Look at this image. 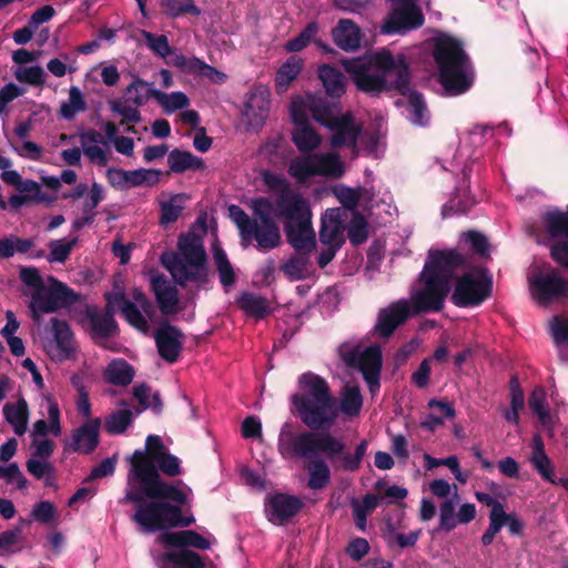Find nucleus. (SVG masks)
Listing matches in <instances>:
<instances>
[{
  "label": "nucleus",
  "instance_id": "1",
  "mask_svg": "<svg viewBox=\"0 0 568 568\" xmlns=\"http://www.w3.org/2000/svg\"><path fill=\"white\" fill-rule=\"evenodd\" d=\"M298 392L291 403L301 422L308 428L294 433L285 423L278 435L277 450L284 459L306 460L307 487L325 488L331 481V462L335 469L354 473L361 468L368 442L362 439L354 453L345 452V443L328 430L338 417L337 400L322 376L306 372L298 377Z\"/></svg>",
  "mask_w": 568,
  "mask_h": 568
},
{
  "label": "nucleus",
  "instance_id": "2",
  "mask_svg": "<svg viewBox=\"0 0 568 568\" xmlns=\"http://www.w3.org/2000/svg\"><path fill=\"white\" fill-rule=\"evenodd\" d=\"M357 90L379 95L387 91H397L405 95L412 80V71L405 54L396 57L383 48L372 54H365L341 61Z\"/></svg>",
  "mask_w": 568,
  "mask_h": 568
},
{
  "label": "nucleus",
  "instance_id": "3",
  "mask_svg": "<svg viewBox=\"0 0 568 568\" xmlns=\"http://www.w3.org/2000/svg\"><path fill=\"white\" fill-rule=\"evenodd\" d=\"M124 501L134 505L131 519L140 531L153 534L170 529L174 504H186L187 496L164 479H145L128 483Z\"/></svg>",
  "mask_w": 568,
  "mask_h": 568
},
{
  "label": "nucleus",
  "instance_id": "4",
  "mask_svg": "<svg viewBox=\"0 0 568 568\" xmlns=\"http://www.w3.org/2000/svg\"><path fill=\"white\" fill-rule=\"evenodd\" d=\"M277 204L281 209L277 215L284 219L286 241L295 250L280 270L291 282L305 280L310 273V255L316 247L310 203L301 194H292L282 197Z\"/></svg>",
  "mask_w": 568,
  "mask_h": 568
},
{
  "label": "nucleus",
  "instance_id": "5",
  "mask_svg": "<svg viewBox=\"0 0 568 568\" xmlns=\"http://www.w3.org/2000/svg\"><path fill=\"white\" fill-rule=\"evenodd\" d=\"M432 54L445 97L462 95L473 87L474 74L470 60L458 39L447 33H439L433 38Z\"/></svg>",
  "mask_w": 568,
  "mask_h": 568
},
{
  "label": "nucleus",
  "instance_id": "6",
  "mask_svg": "<svg viewBox=\"0 0 568 568\" xmlns=\"http://www.w3.org/2000/svg\"><path fill=\"white\" fill-rule=\"evenodd\" d=\"M178 248L179 253L161 256L162 265L170 272L174 282L182 287L189 282L199 285L207 283V255L202 239L192 232L181 234Z\"/></svg>",
  "mask_w": 568,
  "mask_h": 568
},
{
  "label": "nucleus",
  "instance_id": "7",
  "mask_svg": "<svg viewBox=\"0 0 568 568\" xmlns=\"http://www.w3.org/2000/svg\"><path fill=\"white\" fill-rule=\"evenodd\" d=\"M79 296L64 283L53 276L48 277V284L31 294L29 308L36 324H40L43 314L54 313L60 308L77 303Z\"/></svg>",
  "mask_w": 568,
  "mask_h": 568
},
{
  "label": "nucleus",
  "instance_id": "8",
  "mask_svg": "<svg viewBox=\"0 0 568 568\" xmlns=\"http://www.w3.org/2000/svg\"><path fill=\"white\" fill-rule=\"evenodd\" d=\"M250 207L253 212V220L257 221V230L255 241L257 246L262 250H272L281 244V231L277 223L273 220V215H277L281 211L276 203L277 210H274L273 202L265 196L254 197L251 201Z\"/></svg>",
  "mask_w": 568,
  "mask_h": 568
},
{
  "label": "nucleus",
  "instance_id": "9",
  "mask_svg": "<svg viewBox=\"0 0 568 568\" xmlns=\"http://www.w3.org/2000/svg\"><path fill=\"white\" fill-rule=\"evenodd\" d=\"M168 452L160 436L149 435L145 440V449H136L130 457V470L128 473V483L134 480H156L163 479L159 474L155 459Z\"/></svg>",
  "mask_w": 568,
  "mask_h": 568
},
{
  "label": "nucleus",
  "instance_id": "10",
  "mask_svg": "<svg viewBox=\"0 0 568 568\" xmlns=\"http://www.w3.org/2000/svg\"><path fill=\"white\" fill-rule=\"evenodd\" d=\"M468 266L467 256L457 250H429L422 274L450 286L456 272L466 270Z\"/></svg>",
  "mask_w": 568,
  "mask_h": 568
},
{
  "label": "nucleus",
  "instance_id": "11",
  "mask_svg": "<svg viewBox=\"0 0 568 568\" xmlns=\"http://www.w3.org/2000/svg\"><path fill=\"white\" fill-rule=\"evenodd\" d=\"M528 284L532 300L541 306L568 298V282L556 270L535 272Z\"/></svg>",
  "mask_w": 568,
  "mask_h": 568
},
{
  "label": "nucleus",
  "instance_id": "12",
  "mask_svg": "<svg viewBox=\"0 0 568 568\" xmlns=\"http://www.w3.org/2000/svg\"><path fill=\"white\" fill-rule=\"evenodd\" d=\"M493 280L483 276L476 278L470 273L456 277L450 301L458 307L478 306L491 296Z\"/></svg>",
  "mask_w": 568,
  "mask_h": 568
},
{
  "label": "nucleus",
  "instance_id": "13",
  "mask_svg": "<svg viewBox=\"0 0 568 568\" xmlns=\"http://www.w3.org/2000/svg\"><path fill=\"white\" fill-rule=\"evenodd\" d=\"M420 281L424 283V287L412 296L410 314L418 315L440 312L450 292V286H446L442 281H435L422 273Z\"/></svg>",
  "mask_w": 568,
  "mask_h": 568
},
{
  "label": "nucleus",
  "instance_id": "14",
  "mask_svg": "<svg viewBox=\"0 0 568 568\" xmlns=\"http://www.w3.org/2000/svg\"><path fill=\"white\" fill-rule=\"evenodd\" d=\"M424 22V14L418 4L392 6L381 27V32L383 34H405L422 28Z\"/></svg>",
  "mask_w": 568,
  "mask_h": 568
},
{
  "label": "nucleus",
  "instance_id": "15",
  "mask_svg": "<svg viewBox=\"0 0 568 568\" xmlns=\"http://www.w3.org/2000/svg\"><path fill=\"white\" fill-rule=\"evenodd\" d=\"M159 356L169 364L178 362L183 349L185 336L175 325L161 324L153 334Z\"/></svg>",
  "mask_w": 568,
  "mask_h": 568
},
{
  "label": "nucleus",
  "instance_id": "16",
  "mask_svg": "<svg viewBox=\"0 0 568 568\" xmlns=\"http://www.w3.org/2000/svg\"><path fill=\"white\" fill-rule=\"evenodd\" d=\"M162 171L158 169H136L126 171L123 169L111 168L106 172L109 183L119 189L128 190L136 186H154L160 182Z\"/></svg>",
  "mask_w": 568,
  "mask_h": 568
},
{
  "label": "nucleus",
  "instance_id": "17",
  "mask_svg": "<svg viewBox=\"0 0 568 568\" xmlns=\"http://www.w3.org/2000/svg\"><path fill=\"white\" fill-rule=\"evenodd\" d=\"M410 316V305L407 300H398L385 308H381L374 327L375 333L383 338L390 337Z\"/></svg>",
  "mask_w": 568,
  "mask_h": 568
},
{
  "label": "nucleus",
  "instance_id": "18",
  "mask_svg": "<svg viewBox=\"0 0 568 568\" xmlns=\"http://www.w3.org/2000/svg\"><path fill=\"white\" fill-rule=\"evenodd\" d=\"M326 129L332 132L329 139L332 148L338 149L347 146L352 150L357 148L358 138L363 131L362 125L356 123L351 112L342 114L341 118L329 123Z\"/></svg>",
  "mask_w": 568,
  "mask_h": 568
},
{
  "label": "nucleus",
  "instance_id": "19",
  "mask_svg": "<svg viewBox=\"0 0 568 568\" xmlns=\"http://www.w3.org/2000/svg\"><path fill=\"white\" fill-rule=\"evenodd\" d=\"M301 498L294 495L276 493L265 505L267 518L274 525H283L295 517L303 508Z\"/></svg>",
  "mask_w": 568,
  "mask_h": 568
},
{
  "label": "nucleus",
  "instance_id": "20",
  "mask_svg": "<svg viewBox=\"0 0 568 568\" xmlns=\"http://www.w3.org/2000/svg\"><path fill=\"white\" fill-rule=\"evenodd\" d=\"M151 291L155 296L158 307L162 315L169 316L180 312L179 291L169 283L164 274H154L151 276Z\"/></svg>",
  "mask_w": 568,
  "mask_h": 568
},
{
  "label": "nucleus",
  "instance_id": "21",
  "mask_svg": "<svg viewBox=\"0 0 568 568\" xmlns=\"http://www.w3.org/2000/svg\"><path fill=\"white\" fill-rule=\"evenodd\" d=\"M382 366L383 354L378 345L366 347L362 352L359 363L356 368L361 371L363 378L372 394H375L379 390Z\"/></svg>",
  "mask_w": 568,
  "mask_h": 568
},
{
  "label": "nucleus",
  "instance_id": "22",
  "mask_svg": "<svg viewBox=\"0 0 568 568\" xmlns=\"http://www.w3.org/2000/svg\"><path fill=\"white\" fill-rule=\"evenodd\" d=\"M306 106L312 118L324 128H327L329 123L343 114L338 98L328 95H312L308 98Z\"/></svg>",
  "mask_w": 568,
  "mask_h": 568
},
{
  "label": "nucleus",
  "instance_id": "23",
  "mask_svg": "<svg viewBox=\"0 0 568 568\" xmlns=\"http://www.w3.org/2000/svg\"><path fill=\"white\" fill-rule=\"evenodd\" d=\"M100 418H93L77 428L72 435V449L85 455L94 452L100 443Z\"/></svg>",
  "mask_w": 568,
  "mask_h": 568
},
{
  "label": "nucleus",
  "instance_id": "24",
  "mask_svg": "<svg viewBox=\"0 0 568 568\" xmlns=\"http://www.w3.org/2000/svg\"><path fill=\"white\" fill-rule=\"evenodd\" d=\"M159 540L165 547L186 549L192 547L200 550H206L211 547L210 540L195 530L165 531L159 536Z\"/></svg>",
  "mask_w": 568,
  "mask_h": 568
},
{
  "label": "nucleus",
  "instance_id": "25",
  "mask_svg": "<svg viewBox=\"0 0 568 568\" xmlns=\"http://www.w3.org/2000/svg\"><path fill=\"white\" fill-rule=\"evenodd\" d=\"M334 43L346 52L356 51L361 47L362 32L351 19H341L332 30Z\"/></svg>",
  "mask_w": 568,
  "mask_h": 568
},
{
  "label": "nucleus",
  "instance_id": "26",
  "mask_svg": "<svg viewBox=\"0 0 568 568\" xmlns=\"http://www.w3.org/2000/svg\"><path fill=\"white\" fill-rule=\"evenodd\" d=\"M320 241L325 245L339 244L342 246L344 244L339 209H329L324 213L320 229Z\"/></svg>",
  "mask_w": 568,
  "mask_h": 568
},
{
  "label": "nucleus",
  "instance_id": "27",
  "mask_svg": "<svg viewBox=\"0 0 568 568\" xmlns=\"http://www.w3.org/2000/svg\"><path fill=\"white\" fill-rule=\"evenodd\" d=\"M168 165L170 168V173L182 174L186 171H199L205 169L204 161L194 155L190 151H184L180 149H173L168 154Z\"/></svg>",
  "mask_w": 568,
  "mask_h": 568
},
{
  "label": "nucleus",
  "instance_id": "28",
  "mask_svg": "<svg viewBox=\"0 0 568 568\" xmlns=\"http://www.w3.org/2000/svg\"><path fill=\"white\" fill-rule=\"evenodd\" d=\"M2 414L12 426L16 435L22 436L27 432L30 412L24 397H19L17 403H7L3 406Z\"/></svg>",
  "mask_w": 568,
  "mask_h": 568
},
{
  "label": "nucleus",
  "instance_id": "29",
  "mask_svg": "<svg viewBox=\"0 0 568 568\" xmlns=\"http://www.w3.org/2000/svg\"><path fill=\"white\" fill-rule=\"evenodd\" d=\"M270 102L266 92L262 90L252 91L244 103V115L251 125H262L267 116Z\"/></svg>",
  "mask_w": 568,
  "mask_h": 568
},
{
  "label": "nucleus",
  "instance_id": "30",
  "mask_svg": "<svg viewBox=\"0 0 568 568\" xmlns=\"http://www.w3.org/2000/svg\"><path fill=\"white\" fill-rule=\"evenodd\" d=\"M114 312L115 308H109L108 305L103 312H88L92 332L98 337L110 338L118 334L119 326L114 320Z\"/></svg>",
  "mask_w": 568,
  "mask_h": 568
},
{
  "label": "nucleus",
  "instance_id": "31",
  "mask_svg": "<svg viewBox=\"0 0 568 568\" xmlns=\"http://www.w3.org/2000/svg\"><path fill=\"white\" fill-rule=\"evenodd\" d=\"M231 220L234 222L239 230L240 239L243 245L250 244L255 241L257 230V221L248 216V214L239 205L232 204L229 206Z\"/></svg>",
  "mask_w": 568,
  "mask_h": 568
},
{
  "label": "nucleus",
  "instance_id": "32",
  "mask_svg": "<svg viewBox=\"0 0 568 568\" xmlns=\"http://www.w3.org/2000/svg\"><path fill=\"white\" fill-rule=\"evenodd\" d=\"M318 78L328 97L339 99L345 93V77L336 67L320 65Z\"/></svg>",
  "mask_w": 568,
  "mask_h": 568
},
{
  "label": "nucleus",
  "instance_id": "33",
  "mask_svg": "<svg viewBox=\"0 0 568 568\" xmlns=\"http://www.w3.org/2000/svg\"><path fill=\"white\" fill-rule=\"evenodd\" d=\"M287 173L300 183H306L311 178L318 176L314 153H303L292 159Z\"/></svg>",
  "mask_w": 568,
  "mask_h": 568
},
{
  "label": "nucleus",
  "instance_id": "34",
  "mask_svg": "<svg viewBox=\"0 0 568 568\" xmlns=\"http://www.w3.org/2000/svg\"><path fill=\"white\" fill-rule=\"evenodd\" d=\"M113 303H121L122 305L115 308V311H120L121 315L124 320L134 328L146 333L149 329V324L142 312L139 310L136 304L123 297L121 294H113L112 296Z\"/></svg>",
  "mask_w": 568,
  "mask_h": 568
},
{
  "label": "nucleus",
  "instance_id": "35",
  "mask_svg": "<svg viewBox=\"0 0 568 568\" xmlns=\"http://www.w3.org/2000/svg\"><path fill=\"white\" fill-rule=\"evenodd\" d=\"M291 139L301 153H313L322 144V136L312 125L294 128Z\"/></svg>",
  "mask_w": 568,
  "mask_h": 568
},
{
  "label": "nucleus",
  "instance_id": "36",
  "mask_svg": "<svg viewBox=\"0 0 568 568\" xmlns=\"http://www.w3.org/2000/svg\"><path fill=\"white\" fill-rule=\"evenodd\" d=\"M134 375L133 366L122 358L113 359L104 371V379L115 386H128Z\"/></svg>",
  "mask_w": 568,
  "mask_h": 568
},
{
  "label": "nucleus",
  "instance_id": "37",
  "mask_svg": "<svg viewBox=\"0 0 568 568\" xmlns=\"http://www.w3.org/2000/svg\"><path fill=\"white\" fill-rule=\"evenodd\" d=\"M317 175L331 179H339L345 173V166L341 156L335 152L314 153Z\"/></svg>",
  "mask_w": 568,
  "mask_h": 568
},
{
  "label": "nucleus",
  "instance_id": "38",
  "mask_svg": "<svg viewBox=\"0 0 568 568\" xmlns=\"http://www.w3.org/2000/svg\"><path fill=\"white\" fill-rule=\"evenodd\" d=\"M186 74L210 79L214 83H224L226 75L196 57H186L182 71Z\"/></svg>",
  "mask_w": 568,
  "mask_h": 568
},
{
  "label": "nucleus",
  "instance_id": "39",
  "mask_svg": "<svg viewBox=\"0 0 568 568\" xmlns=\"http://www.w3.org/2000/svg\"><path fill=\"white\" fill-rule=\"evenodd\" d=\"M405 95H408L407 111L409 121L414 125L426 126L429 123L430 116L423 94L408 88Z\"/></svg>",
  "mask_w": 568,
  "mask_h": 568
},
{
  "label": "nucleus",
  "instance_id": "40",
  "mask_svg": "<svg viewBox=\"0 0 568 568\" xmlns=\"http://www.w3.org/2000/svg\"><path fill=\"white\" fill-rule=\"evenodd\" d=\"M53 337L61 359L69 358L73 353L72 332L65 321L51 318Z\"/></svg>",
  "mask_w": 568,
  "mask_h": 568
},
{
  "label": "nucleus",
  "instance_id": "41",
  "mask_svg": "<svg viewBox=\"0 0 568 568\" xmlns=\"http://www.w3.org/2000/svg\"><path fill=\"white\" fill-rule=\"evenodd\" d=\"M542 223L551 237L568 239V210L566 212L558 209L547 211L542 214Z\"/></svg>",
  "mask_w": 568,
  "mask_h": 568
},
{
  "label": "nucleus",
  "instance_id": "42",
  "mask_svg": "<svg viewBox=\"0 0 568 568\" xmlns=\"http://www.w3.org/2000/svg\"><path fill=\"white\" fill-rule=\"evenodd\" d=\"M303 68V60L296 55H291L277 70L275 75L276 90L285 91L294 79L300 74Z\"/></svg>",
  "mask_w": 568,
  "mask_h": 568
},
{
  "label": "nucleus",
  "instance_id": "43",
  "mask_svg": "<svg viewBox=\"0 0 568 568\" xmlns=\"http://www.w3.org/2000/svg\"><path fill=\"white\" fill-rule=\"evenodd\" d=\"M158 89L151 88V84L145 80L134 77L133 81L125 88V100L135 106H143Z\"/></svg>",
  "mask_w": 568,
  "mask_h": 568
},
{
  "label": "nucleus",
  "instance_id": "44",
  "mask_svg": "<svg viewBox=\"0 0 568 568\" xmlns=\"http://www.w3.org/2000/svg\"><path fill=\"white\" fill-rule=\"evenodd\" d=\"M363 407V396L358 386L346 385L342 392L338 412L348 417H355Z\"/></svg>",
  "mask_w": 568,
  "mask_h": 568
},
{
  "label": "nucleus",
  "instance_id": "45",
  "mask_svg": "<svg viewBox=\"0 0 568 568\" xmlns=\"http://www.w3.org/2000/svg\"><path fill=\"white\" fill-rule=\"evenodd\" d=\"M237 303L241 310L256 318H263L268 313L267 300L251 292L243 293Z\"/></svg>",
  "mask_w": 568,
  "mask_h": 568
},
{
  "label": "nucleus",
  "instance_id": "46",
  "mask_svg": "<svg viewBox=\"0 0 568 568\" xmlns=\"http://www.w3.org/2000/svg\"><path fill=\"white\" fill-rule=\"evenodd\" d=\"M87 108L88 104L81 90L73 85L69 90V100L61 103L59 113L61 118L71 121L78 113L84 112Z\"/></svg>",
  "mask_w": 568,
  "mask_h": 568
},
{
  "label": "nucleus",
  "instance_id": "47",
  "mask_svg": "<svg viewBox=\"0 0 568 568\" xmlns=\"http://www.w3.org/2000/svg\"><path fill=\"white\" fill-rule=\"evenodd\" d=\"M153 99L160 104L163 111L168 114L187 108L190 100L182 91H175L172 93H165L161 90L154 91Z\"/></svg>",
  "mask_w": 568,
  "mask_h": 568
},
{
  "label": "nucleus",
  "instance_id": "48",
  "mask_svg": "<svg viewBox=\"0 0 568 568\" xmlns=\"http://www.w3.org/2000/svg\"><path fill=\"white\" fill-rule=\"evenodd\" d=\"M530 462L534 468L540 474V476L544 479L554 483L551 462L545 453L544 443L540 437H536L534 439V448Z\"/></svg>",
  "mask_w": 568,
  "mask_h": 568
},
{
  "label": "nucleus",
  "instance_id": "49",
  "mask_svg": "<svg viewBox=\"0 0 568 568\" xmlns=\"http://www.w3.org/2000/svg\"><path fill=\"white\" fill-rule=\"evenodd\" d=\"M187 199L185 193L173 194L169 201L161 202L160 224L168 225L179 220L184 210L183 202Z\"/></svg>",
  "mask_w": 568,
  "mask_h": 568
},
{
  "label": "nucleus",
  "instance_id": "50",
  "mask_svg": "<svg viewBox=\"0 0 568 568\" xmlns=\"http://www.w3.org/2000/svg\"><path fill=\"white\" fill-rule=\"evenodd\" d=\"M213 260L219 272L220 282L224 288H229L235 283V273L225 251L220 246L213 247Z\"/></svg>",
  "mask_w": 568,
  "mask_h": 568
},
{
  "label": "nucleus",
  "instance_id": "51",
  "mask_svg": "<svg viewBox=\"0 0 568 568\" xmlns=\"http://www.w3.org/2000/svg\"><path fill=\"white\" fill-rule=\"evenodd\" d=\"M30 520L20 518V524L11 529L0 532V551L7 554H14L21 550V547L14 549L13 547L22 540L23 526H29Z\"/></svg>",
  "mask_w": 568,
  "mask_h": 568
},
{
  "label": "nucleus",
  "instance_id": "52",
  "mask_svg": "<svg viewBox=\"0 0 568 568\" xmlns=\"http://www.w3.org/2000/svg\"><path fill=\"white\" fill-rule=\"evenodd\" d=\"M347 235L349 242L354 246H358L366 242L368 237V223L365 216L358 211L353 212L348 224Z\"/></svg>",
  "mask_w": 568,
  "mask_h": 568
},
{
  "label": "nucleus",
  "instance_id": "53",
  "mask_svg": "<svg viewBox=\"0 0 568 568\" xmlns=\"http://www.w3.org/2000/svg\"><path fill=\"white\" fill-rule=\"evenodd\" d=\"M320 30L318 23L315 21L308 22L305 28L294 38L290 39L285 44L284 49L287 52H300L305 49L310 42L314 40V37Z\"/></svg>",
  "mask_w": 568,
  "mask_h": 568
},
{
  "label": "nucleus",
  "instance_id": "54",
  "mask_svg": "<svg viewBox=\"0 0 568 568\" xmlns=\"http://www.w3.org/2000/svg\"><path fill=\"white\" fill-rule=\"evenodd\" d=\"M133 422V413L130 409H119L105 418V430L111 435L123 434Z\"/></svg>",
  "mask_w": 568,
  "mask_h": 568
},
{
  "label": "nucleus",
  "instance_id": "55",
  "mask_svg": "<svg viewBox=\"0 0 568 568\" xmlns=\"http://www.w3.org/2000/svg\"><path fill=\"white\" fill-rule=\"evenodd\" d=\"M78 243V237H73L69 241L65 240H51L48 243L50 250L47 260L50 263H64Z\"/></svg>",
  "mask_w": 568,
  "mask_h": 568
},
{
  "label": "nucleus",
  "instance_id": "56",
  "mask_svg": "<svg viewBox=\"0 0 568 568\" xmlns=\"http://www.w3.org/2000/svg\"><path fill=\"white\" fill-rule=\"evenodd\" d=\"M109 106L112 112L122 116L121 124H134L141 122L142 120L141 113L139 111L140 106H135L126 100H111L109 101Z\"/></svg>",
  "mask_w": 568,
  "mask_h": 568
},
{
  "label": "nucleus",
  "instance_id": "57",
  "mask_svg": "<svg viewBox=\"0 0 568 568\" xmlns=\"http://www.w3.org/2000/svg\"><path fill=\"white\" fill-rule=\"evenodd\" d=\"M164 7L172 18L183 14L200 16L201 9L194 4L193 0H165Z\"/></svg>",
  "mask_w": 568,
  "mask_h": 568
},
{
  "label": "nucleus",
  "instance_id": "58",
  "mask_svg": "<svg viewBox=\"0 0 568 568\" xmlns=\"http://www.w3.org/2000/svg\"><path fill=\"white\" fill-rule=\"evenodd\" d=\"M262 179H263V182L265 183V185L271 191H275V192H281L282 193V195L280 196L277 202L282 197H290L293 194L291 192L290 183L287 182V180L284 176H282L280 174H276V173H273L271 171H264L262 173Z\"/></svg>",
  "mask_w": 568,
  "mask_h": 568
},
{
  "label": "nucleus",
  "instance_id": "59",
  "mask_svg": "<svg viewBox=\"0 0 568 568\" xmlns=\"http://www.w3.org/2000/svg\"><path fill=\"white\" fill-rule=\"evenodd\" d=\"M528 405L540 422L546 423L547 418H549V410L546 407V393L542 387L534 388L528 398Z\"/></svg>",
  "mask_w": 568,
  "mask_h": 568
},
{
  "label": "nucleus",
  "instance_id": "60",
  "mask_svg": "<svg viewBox=\"0 0 568 568\" xmlns=\"http://www.w3.org/2000/svg\"><path fill=\"white\" fill-rule=\"evenodd\" d=\"M143 36L146 45L159 57L165 58L172 53V48L169 44L166 36H159L148 31H143Z\"/></svg>",
  "mask_w": 568,
  "mask_h": 568
},
{
  "label": "nucleus",
  "instance_id": "61",
  "mask_svg": "<svg viewBox=\"0 0 568 568\" xmlns=\"http://www.w3.org/2000/svg\"><path fill=\"white\" fill-rule=\"evenodd\" d=\"M155 465L160 475L163 473L166 476L175 477L182 473L180 459L169 452L161 454V456L155 459Z\"/></svg>",
  "mask_w": 568,
  "mask_h": 568
},
{
  "label": "nucleus",
  "instance_id": "62",
  "mask_svg": "<svg viewBox=\"0 0 568 568\" xmlns=\"http://www.w3.org/2000/svg\"><path fill=\"white\" fill-rule=\"evenodd\" d=\"M45 73L39 65L19 68L16 72V78L19 82L28 83L31 85L40 87L44 83Z\"/></svg>",
  "mask_w": 568,
  "mask_h": 568
},
{
  "label": "nucleus",
  "instance_id": "63",
  "mask_svg": "<svg viewBox=\"0 0 568 568\" xmlns=\"http://www.w3.org/2000/svg\"><path fill=\"white\" fill-rule=\"evenodd\" d=\"M439 529L452 531L458 524L457 515H455V505L450 499H446L439 508Z\"/></svg>",
  "mask_w": 568,
  "mask_h": 568
},
{
  "label": "nucleus",
  "instance_id": "64",
  "mask_svg": "<svg viewBox=\"0 0 568 568\" xmlns=\"http://www.w3.org/2000/svg\"><path fill=\"white\" fill-rule=\"evenodd\" d=\"M466 242L469 244L474 254L485 257L489 253L488 239L480 232L468 231L464 234Z\"/></svg>",
  "mask_w": 568,
  "mask_h": 568
}]
</instances>
